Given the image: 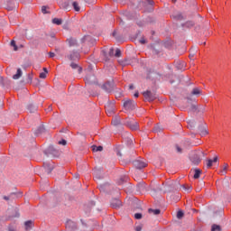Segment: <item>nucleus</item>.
Listing matches in <instances>:
<instances>
[{
    "label": "nucleus",
    "mask_w": 231,
    "mask_h": 231,
    "mask_svg": "<svg viewBox=\"0 0 231 231\" xmlns=\"http://www.w3.org/2000/svg\"><path fill=\"white\" fill-rule=\"evenodd\" d=\"M101 89L110 94L116 89V85L114 80L106 81L103 85H101Z\"/></svg>",
    "instance_id": "f257e3e1"
},
{
    "label": "nucleus",
    "mask_w": 231,
    "mask_h": 231,
    "mask_svg": "<svg viewBox=\"0 0 231 231\" xmlns=\"http://www.w3.org/2000/svg\"><path fill=\"white\" fill-rule=\"evenodd\" d=\"M123 107H125L126 111H133L136 108V102L130 98L125 99V102H123Z\"/></svg>",
    "instance_id": "f03ea898"
},
{
    "label": "nucleus",
    "mask_w": 231,
    "mask_h": 231,
    "mask_svg": "<svg viewBox=\"0 0 231 231\" xmlns=\"http://www.w3.org/2000/svg\"><path fill=\"white\" fill-rule=\"evenodd\" d=\"M44 154L46 156L52 155L55 158H58L60 155V150H57V148H54V146H49L47 150L44 151Z\"/></svg>",
    "instance_id": "7ed1b4c3"
},
{
    "label": "nucleus",
    "mask_w": 231,
    "mask_h": 231,
    "mask_svg": "<svg viewBox=\"0 0 231 231\" xmlns=\"http://www.w3.org/2000/svg\"><path fill=\"white\" fill-rule=\"evenodd\" d=\"M133 164L134 166H135V168L142 170L147 167L148 162L147 161H145V159H142V157H139L138 159H135V161H134Z\"/></svg>",
    "instance_id": "20e7f679"
},
{
    "label": "nucleus",
    "mask_w": 231,
    "mask_h": 231,
    "mask_svg": "<svg viewBox=\"0 0 231 231\" xmlns=\"http://www.w3.org/2000/svg\"><path fill=\"white\" fill-rule=\"evenodd\" d=\"M132 131H137L139 129L138 122L135 121L134 118H128L125 123Z\"/></svg>",
    "instance_id": "39448f33"
},
{
    "label": "nucleus",
    "mask_w": 231,
    "mask_h": 231,
    "mask_svg": "<svg viewBox=\"0 0 231 231\" xmlns=\"http://www.w3.org/2000/svg\"><path fill=\"white\" fill-rule=\"evenodd\" d=\"M59 5L61 9L70 11L72 8V0H59Z\"/></svg>",
    "instance_id": "423d86ee"
},
{
    "label": "nucleus",
    "mask_w": 231,
    "mask_h": 231,
    "mask_svg": "<svg viewBox=\"0 0 231 231\" xmlns=\"http://www.w3.org/2000/svg\"><path fill=\"white\" fill-rule=\"evenodd\" d=\"M144 98L150 102L154 101L157 98V95L155 92H152L151 90H146L143 93Z\"/></svg>",
    "instance_id": "0eeeda50"
},
{
    "label": "nucleus",
    "mask_w": 231,
    "mask_h": 231,
    "mask_svg": "<svg viewBox=\"0 0 231 231\" xmlns=\"http://www.w3.org/2000/svg\"><path fill=\"white\" fill-rule=\"evenodd\" d=\"M115 104L113 102H108L105 105V109L106 110V116H111L115 113Z\"/></svg>",
    "instance_id": "6e6552de"
},
{
    "label": "nucleus",
    "mask_w": 231,
    "mask_h": 231,
    "mask_svg": "<svg viewBox=\"0 0 231 231\" xmlns=\"http://www.w3.org/2000/svg\"><path fill=\"white\" fill-rule=\"evenodd\" d=\"M110 206H112V208L116 209H118L122 207V202L118 199H112V200L110 201Z\"/></svg>",
    "instance_id": "1a4fd4ad"
},
{
    "label": "nucleus",
    "mask_w": 231,
    "mask_h": 231,
    "mask_svg": "<svg viewBox=\"0 0 231 231\" xmlns=\"http://www.w3.org/2000/svg\"><path fill=\"white\" fill-rule=\"evenodd\" d=\"M79 57H80V54L77 51H73L70 52L69 55H68L69 60H71V61H75L77 60H79Z\"/></svg>",
    "instance_id": "9d476101"
},
{
    "label": "nucleus",
    "mask_w": 231,
    "mask_h": 231,
    "mask_svg": "<svg viewBox=\"0 0 231 231\" xmlns=\"http://www.w3.org/2000/svg\"><path fill=\"white\" fill-rule=\"evenodd\" d=\"M85 80L88 84H94L96 82V76L94 74H88Z\"/></svg>",
    "instance_id": "9b49d317"
},
{
    "label": "nucleus",
    "mask_w": 231,
    "mask_h": 231,
    "mask_svg": "<svg viewBox=\"0 0 231 231\" xmlns=\"http://www.w3.org/2000/svg\"><path fill=\"white\" fill-rule=\"evenodd\" d=\"M189 160H190V162L194 164V165H199V163H200V162H201V159H200V157L199 156V155H191L190 157H189Z\"/></svg>",
    "instance_id": "f8f14e48"
},
{
    "label": "nucleus",
    "mask_w": 231,
    "mask_h": 231,
    "mask_svg": "<svg viewBox=\"0 0 231 231\" xmlns=\"http://www.w3.org/2000/svg\"><path fill=\"white\" fill-rule=\"evenodd\" d=\"M66 228L69 230H75L77 229V224L71 220L67 221Z\"/></svg>",
    "instance_id": "ddd939ff"
},
{
    "label": "nucleus",
    "mask_w": 231,
    "mask_h": 231,
    "mask_svg": "<svg viewBox=\"0 0 231 231\" xmlns=\"http://www.w3.org/2000/svg\"><path fill=\"white\" fill-rule=\"evenodd\" d=\"M194 26H195V22H193V21H187V22L181 23L182 28L191 29Z\"/></svg>",
    "instance_id": "4468645a"
},
{
    "label": "nucleus",
    "mask_w": 231,
    "mask_h": 231,
    "mask_svg": "<svg viewBox=\"0 0 231 231\" xmlns=\"http://www.w3.org/2000/svg\"><path fill=\"white\" fill-rule=\"evenodd\" d=\"M217 161H218V157H215L214 159H208L206 167L208 169L211 168L213 163L217 162Z\"/></svg>",
    "instance_id": "2eb2a0df"
},
{
    "label": "nucleus",
    "mask_w": 231,
    "mask_h": 231,
    "mask_svg": "<svg viewBox=\"0 0 231 231\" xmlns=\"http://www.w3.org/2000/svg\"><path fill=\"white\" fill-rule=\"evenodd\" d=\"M43 166L48 174H51L54 169V164H49L48 162L44 163Z\"/></svg>",
    "instance_id": "dca6fc26"
},
{
    "label": "nucleus",
    "mask_w": 231,
    "mask_h": 231,
    "mask_svg": "<svg viewBox=\"0 0 231 231\" xmlns=\"http://www.w3.org/2000/svg\"><path fill=\"white\" fill-rule=\"evenodd\" d=\"M122 122H121V118L119 116H116V117H114V119H112V125L114 126H118L121 125Z\"/></svg>",
    "instance_id": "f3484780"
},
{
    "label": "nucleus",
    "mask_w": 231,
    "mask_h": 231,
    "mask_svg": "<svg viewBox=\"0 0 231 231\" xmlns=\"http://www.w3.org/2000/svg\"><path fill=\"white\" fill-rule=\"evenodd\" d=\"M198 132H199V134L202 137L208 134V130L204 128V126H199Z\"/></svg>",
    "instance_id": "a211bd4d"
},
{
    "label": "nucleus",
    "mask_w": 231,
    "mask_h": 231,
    "mask_svg": "<svg viewBox=\"0 0 231 231\" xmlns=\"http://www.w3.org/2000/svg\"><path fill=\"white\" fill-rule=\"evenodd\" d=\"M33 222L32 220L26 221L24 223L25 230L26 231H31L33 227Z\"/></svg>",
    "instance_id": "6ab92c4d"
},
{
    "label": "nucleus",
    "mask_w": 231,
    "mask_h": 231,
    "mask_svg": "<svg viewBox=\"0 0 231 231\" xmlns=\"http://www.w3.org/2000/svg\"><path fill=\"white\" fill-rule=\"evenodd\" d=\"M119 64H121V66L123 67L131 65V60L128 58H125L124 60H119Z\"/></svg>",
    "instance_id": "aec40b11"
},
{
    "label": "nucleus",
    "mask_w": 231,
    "mask_h": 231,
    "mask_svg": "<svg viewBox=\"0 0 231 231\" xmlns=\"http://www.w3.org/2000/svg\"><path fill=\"white\" fill-rule=\"evenodd\" d=\"M45 128L43 126V125H42L41 126H39V128H37L36 132H35V135L39 136L40 134H42L45 133Z\"/></svg>",
    "instance_id": "412c9836"
},
{
    "label": "nucleus",
    "mask_w": 231,
    "mask_h": 231,
    "mask_svg": "<svg viewBox=\"0 0 231 231\" xmlns=\"http://www.w3.org/2000/svg\"><path fill=\"white\" fill-rule=\"evenodd\" d=\"M70 67L72 68V69H79V73L81 74L82 67H80L78 63L71 62Z\"/></svg>",
    "instance_id": "4be33fe9"
},
{
    "label": "nucleus",
    "mask_w": 231,
    "mask_h": 231,
    "mask_svg": "<svg viewBox=\"0 0 231 231\" xmlns=\"http://www.w3.org/2000/svg\"><path fill=\"white\" fill-rule=\"evenodd\" d=\"M38 109V106L34 104H29L28 106V110L30 111V113H35Z\"/></svg>",
    "instance_id": "5701e85b"
},
{
    "label": "nucleus",
    "mask_w": 231,
    "mask_h": 231,
    "mask_svg": "<svg viewBox=\"0 0 231 231\" xmlns=\"http://www.w3.org/2000/svg\"><path fill=\"white\" fill-rule=\"evenodd\" d=\"M68 41H69V47H75L78 45L77 39H75V38L71 37V38L68 39Z\"/></svg>",
    "instance_id": "b1692460"
},
{
    "label": "nucleus",
    "mask_w": 231,
    "mask_h": 231,
    "mask_svg": "<svg viewBox=\"0 0 231 231\" xmlns=\"http://www.w3.org/2000/svg\"><path fill=\"white\" fill-rule=\"evenodd\" d=\"M22 75H23L22 69L19 68V69H17V73L13 76V79L14 80H17V79H19L22 77Z\"/></svg>",
    "instance_id": "393cba45"
},
{
    "label": "nucleus",
    "mask_w": 231,
    "mask_h": 231,
    "mask_svg": "<svg viewBox=\"0 0 231 231\" xmlns=\"http://www.w3.org/2000/svg\"><path fill=\"white\" fill-rule=\"evenodd\" d=\"M172 18H173L174 20H177V21H182V20H184V16L182 15L181 13H177V14H173V15H172Z\"/></svg>",
    "instance_id": "a878e982"
},
{
    "label": "nucleus",
    "mask_w": 231,
    "mask_h": 231,
    "mask_svg": "<svg viewBox=\"0 0 231 231\" xmlns=\"http://www.w3.org/2000/svg\"><path fill=\"white\" fill-rule=\"evenodd\" d=\"M201 173H202V171L197 168L196 170H194L193 179L198 180L200 177Z\"/></svg>",
    "instance_id": "bb28decb"
},
{
    "label": "nucleus",
    "mask_w": 231,
    "mask_h": 231,
    "mask_svg": "<svg viewBox=\"0 0 231 231\" xmlns=\"http://www.w3.org/2000/svg\"><path fill=\"white\" fill-rule=\"evenodd\" d=\"M11 211H12L13 214H14V215L10 216V217H9L10 218H14V217H20L18 208H13Z\"/></svg>",
    "instance_id": "cd10ccee"
},
{
    "label": "nucleus",
    "mask_w": 231,
    "mask_h": 231,
    "mask_svg": "<svg viewBox=\"0 0 231 231\" xmlns=\"http://www.w3.org/2000/svg\"><path fill=\"white\" fill-rule=\"evenodd\" d=\"M190 53L189 55V59H192L194 58L195 56V53L198 52V48L197 47H192L190 50H189Z\"/></svg>",
    "instance_id": "c85d7f7f"
},
{
    "label": "nucleus",
    "mask_w": 231,
    "mask_h": 231,
    "mask_svg": "<svg viewBox=\"0 0 231 231\" xmlns=\"http://www.w3.org/2000/svg\"><path fill=\"white\" fill-rule=\"evenodd\" d=\"M52 23L60 26V25L62 24V19L61 18H57V17L53 18L52 19Z\"/></svg>",
    "instance_id": "c756f323"
},
{
    "label": "nucleus",
    "mask_w": 231,
    "mask_h": 231,
    "mask_svg": "<svg viewBox=\"0 0 231 231\" xmlns=\"http://www.w3.org/2000/svg\"><path fill=\"white\" fill-rule=\"evenodd\" d=\"M201 94V90L199 88H194L191 91L192 96H198Z\"/></svg>",
    "instance_id": "7c9ffc66"
},
{
    "label": "nucleus",
    "mask_w": 231,
    "mask_h": 231,
    "mask_svg": "<svg viewBox=\"0 0 231 231\" xmlns=\"http://www.w3.org/2000/svg\"><path fill=\"white\" fill-rule=\"evenodd\" d=\"M71 6L74 7V10H75L76 12H79V11H80V7L79 6L78 2H76V1L73 2V1H72Z\"/></svg>",
    "instance_id": "2f4dec72"
},
{
    "label": "nucleus",
    "mask_w": 231,
    "mask_h": 231,
    "mask_svg": "<svg viewBox=\"0 0 231 231\" xmlns=\"http://www.w3.org/2000/svg\"><path fill=\"white\" fill-rule=\"evenodd\" d=\"M148 213H153V215L158 216V215L161 214V210L160 209H152V208H150V209H148Z\"/></svg>",
    "instance_id": "473e14b6"
},
{
    "label": "nucleus",
    "mask_w": 231,
    "mask_h": 231,
    "mask_svg": "<svg viewBox=\"0 0 231 231\" xmlns=\"http://www.w3.org/2000/svg\"><path fill=\"white\" fill-rule=\"evenodd\" d=\"M92 148H93V152H102L103 151V146H96V145H94V146H92Z\"/></svg>",
    "instance_id": "72a5a7b5"
},
{
    "label": "nucleus",
    "mask_w": 231,
    "mask_h": 231,
    "mask_svg": "<svg viewBox=\"0 0 231 231\" xmlns=\"http://www.w3.org/2000/svg\"><path fill=\"white\" fill-rule=\"evenodd\" d=\"M121 55H122L121 50H120L119 48L116 49V53L114 54V56H115L116 58H120Z\"/></svg>",
    "instance_id": "f704fd0d"
},
{
    "label": "nucleus",
    "mask_w": 231,
    "mask_h": 231,
    "mask_svg": "<svg viewBox=\"0 0 231 231\" xmlns=\"http://www.w3.org/2000/svg\"><path fill=\"white\" fill-rule=\"evenodd\" d=\"M180 187L182 188V189L185 192H189L191 190V187L190 186H185V184H182Z\"/></svg>",
    "instance_id": "c9c22d12"
},
{
    "label": "nucleus",
    "mask_w": 231,
    "mask_h": 231,
    "mask_svg": "<svg viewBox=\"0 0 231 231\" xmlns=\"http://www.w3.org/2000/svg\"><path fill=\"white\" fill-rule=\"evenodd\" d=\"M211 231H221V227L217 225H212Z\"/></svg>",
    "instance_id": "e433bc0d"
},
{
    "label": "nucleus",
    "mask_w": 231,
    "mask_h": 231,
    "mask_svg": "<svg viewBox=\"0 0 231 231\" xmlns=\"http://www.w3.org/2000/svg\"><path fill=\"white\" fill-rule=\"evenodd\" d=\"M11 46L14 47V51H18V46L16 45V42L14 40H12Z\"/></svg>",
    "instance_id": "4c0bfd02"
},
{
    "label": "nucleus",
    "mask_w": 231,
    "mask_h": 231,
    "mask_svg": "<svg viewBox=\"0 0 231 231\" xmlns=\"http://www.w3.org/2000/svg\"><path fill=\"white\" fill-rule=\"evenodd\" d=\"M108 56L110 58L114 57L115 56V49L112 47L110 48V51H108Z\"/></svg>",
    "instance_id": "58836bf2"
},
{
    "label": "nucleus",
    "mask_w": 231,
    "mask_h": 231,
    "mask_svg": "<svg viewBox=\"0 0 231 231\" xmlns=\"http://www.w3.org/2000/svg\"><path fill=\"white\" fill-rule=\"evenodd\" d=\"M153 132L154 133H161L162 132L161 126H159V125H155L154 128H153Z\"/></svg>",
    "instance_id": "ea45409f"
},
{
    "label": "nucleus",
    "mask_w": 231,
    "mask_h": 231,
    "mask_svg": "<svg viewBox=\"0 0 231 231\" xmlns=\"http://www.w3.org/2000/svg\"><path fill=\"white\" fill-rule=\"evenodd\" d=\"M175 150H176V152L182 153V148H180V146H179V144L175 145Z\"/></svg>",
    "instance_id": "a19ab883"
},
{
    "label": "nucleus",
    "mask_w": 231,
    "mask_h": 231,
    "mask_svg": "<svg viewBox=\"0 0 231 231\" xmlns=\"http://www.w3.org/2000/svg\"><path fill=\"white\" fill-rule=\"evenodd\" d=\"M184 216V213L182 211H179L177 212V218L180 219V218H182Z\"/></svg>",
    "instance_id": "79ce46f5"
},
{
    "label": "nucleus",
    "mask_w": 231,
    "mask_h": 231,
    "mask_svg": "<svg viewBox=\"0 0 231 231\" xmlns=\"http://www.w3.org/2000/svg\"><path fill=\"white\" fill-rule=\"evenodd\" d=\"M126 180H127V177H121V179H119V184H123Z\"/></svg>",
    "instance_id": "37998d69"
},
{
    "label": "nucleus",
    "mask_w": 231,
    "mask_h": 231,
    "mask_svg": "<svg viewBox=\"0 0 231 231\" xmlns=\"http://www.w3.org/2000/svg\"><path fill=\"white\" fill-rule=\"evenodd\" d=\"M227 169H228V164H224V168H223V171H222V174H226Z\"/></svg>",
    "instance_id": "c03bdc74"
},
{
    "label": "nucleus",
    "mask_w": 231,
    "mask_h": 231,
    "mask_svg": "<svg viewBox=\"0 0 231 231\" xmlns=\"http://www.w3.org/2000/svg\"><path fill=\"white\" fill-rule=\"evenodd\" d=\"M40 78L42 79H46L47 78V73L46 72H41L40 73Z\"/></svg>",
    "instance_id": "a18cd8bd"
},
{
    "label": "nucleus",
    "mask_w": 231,
    "mask_h": 231,
    "mask_svg": "<svg viewBox=\"0 0 231 231\" xmlns=\"http://www.w3.org/2000/svg\"><path fill=\"white\" fill-rule=\"evenodd\" d=\"M134 217H135V219L139 220V219H142L143 215L141 213H137V214L134 215Z\"/></svg>",
    "instance_id": "49530a36"
},
{
    "label": "nucleus",
    "mask_w": 231,
    "mask_h": 231,
    "mask_svg": "<svg viewBox=\"0 0 231 231\" xmlns=\"http://www.w3.org/2000/svg\"><path fill=\"white\" fill-rule=\"evenodd\" d=\"M42 12L43 14H48V12H47V7H46L45 5H43V6L42 7Z\"/></svg>",
    "instance_id": "de8ad7c7"
},
{
    "label": "nucleus",
    "mask_w": 231,
    "mask_h": 231,
    "mask_svg": "<svg viewBox=\"0 0 231 231\" xmlns=\"http://www.w3.org/2000/svg\"><path fill=\"white\" fill-rule=\"evenodd\" d=\"M190 110H191L192 112H196V111L198 110L197 106H196V105H191Z\"/></svg>",
    "instance_id": "09e8293b"
},
{
    "label": "nucleus",
    "mask_w": 231,
    "mask_h": 231,
    "mask_svg": "<svg viewBox=\"0 0 231 231\" xmlns=\"http://www.w3.org/2000/svg\"><path fill=\"white\" fill-rule=\"evenodd\" d=\"M59 144L66 145L67 144V141H65V139H62V141H59Z\"/></svg>",
    "instance_id": "8fccbe9b"
},
{
    "label": "nucleus",
    "mask_w": 231,
    "mask_h": 231,
    "mask_svg": "<svg viewBox=\"0 0 231 231\" xmlns=\"http://www.w3.org/2000/svg\"><path fill=\"white\" fill-rule=\"evenodd\" d=\"M8 231H16V229L14 228V226L10 225V226H8Z\"/></svg>",
    "instance_id": "3c124183"
},
{
    "label": "nucleus",
    "mask_w": 231,
    "mask_h": 231,
    "mask_svg": "<svg viewBox=\"0 0 231 231\" xmlns=\"http://www.w3.org/2000/svg\"><path fill=\"white\" fill-rule=\"evenodd\" d=\"M139 42L141 44H145L146 43V40L144 38H141V40H139Z\"/></svg>",
    "instance_id": "603ef678"
},
{
    "label": "nucleus",
    "mask_w": 231,
    "mask_h": 231,
    "mask_svg": "<svg viewBox=\"0 0 231 231\" xmlns=\"http://www.w3.org/2000/svg\"><path fill=\"white\" fill-rule=\"evenodd\" d=\"M50 58H54L55 57V53L52 51L49 52Z\"/></svg>",
    "instance_id": "864d4df0"
},
{
    "label": "nucleus",
    "mask_w": 231,
    "mask_h": 231,
    "mask_svg": "<svg viewBox=\"0 0 231 231\" xmlns=\"http://www.w3.org/2000/svg\"><path fill=\"white\" fill-rule=\"evenodd\" d=\"M10 198H11V195L10 196H6V195L4 196V199L6 200V201H8L10 199Z\"/></svg>",
    "instance_id": "5fc2aeb1"
},
{
    "label": "nucleus",
    "mask_w": 231,
    "mask_h": 231,
    "mask_svg": "<svg viewBox=\"0 0 231 231\" xmlns=\"http://www.w3.org/2000/svg\"><path fill=\"white\" fill-rule=\"evenodd\" d=\"M85 2L88 4H93L95 3V0H85Z\"/></svg>",
    "instance_id": "6e6d98bb"
},
{
    "label": "nucleus",
    "mask_w": 231,
    "mask_h": 231,
    "mask_svg": "<svg viewBox=\"0 0 231 231\" xmlns=\"http://www.w3.org/2000/svg\"><path fill=\"white\" fill-rule=\"evenodd\" d=\"M148 5H154V2H153L152 0H148Z\"/></svg>",
    "instance_id": "4d7b16f0"
},
{
    "label": "nucleus",
    "mask_w": 231,
    "mask_h": 231,
    "mask_svg": "<svg viewBox=\"0 0 231 231\" xmlns=\"http://www.w3.org/2000/svg\"><path fill=\"white\" fill-rule=\"evenodd\" d=\"M28 79H29L30 82H32V76L31 74H29V75H28Z\"/></svg>",
    "instance_id": "13d9d810"
},
{
    "label": "nucleus",
    "mask_w": 231,
    "mask_h": 231,
    "mask_svg": "<svg viewBox=\"0 0 231 231\" xmlns=\"http://www.w3.org/2000/svg\"><path fill=\"white\" fill-rule=\"evenodd\" d=\"M134 97L137 98L139 97V92H135V94H134Z\"/></svg>",
    "instance_id": "bf43d9fd"
},
{
    "label": "nucleus",
    "mask_w": 231,
    "mask_h": 231,
    "mask_svg": "<svg viewBox=\"0 0 231 231\" xmlns=\"http://www.w3.org/2000/svg\"><path fill=\"white\" fill-rule=\"evenodd\" d=\"M152 72V69H148V77H147L148 79H150V76H149V75H150Z\"/></svg>",
    "instance_id": "052dcab7"
},
{
    "label": "nucleus",
    "mask_w": 231,
    "mask_h": 231,
    "mask_svg": "<svg viewBox=\"0 0 231 231\" xmlns=\"http://www.w3.org/2000/svg\"><path fill=\"white\" fill-rule=\"evenodd\" d=\"M135 231H142V227L141 226H137V228H135Z\"/></svg>",
    "instance_id": "680f3d73"
},
{
    "label": "nucleus",
    "mask_w": 231,
    "mask_h": 231,
    "mask_svg": "<svg viewBox=\"0 0 231 231\" xmlns=\"http://www.w3.org/2000/svg\"><path fill=\"white\" fill-rule=\"evenodd\" d=\"M43 73L48 74V69H47V68H43Z\"/></svg>",
    "instance_id": "e2e57ef3"
},
{
    "label": "nucleus",
    "mask_w": 231,
    "mask_h": 231,
    "mask_svg": "<svg viewBox=\"0 0 231 231\" xmlns=\"http://www.w3.org/2000/svg\"><path fill=\"white\" fill-rule=\"evenodd\" d=\"M129 88H130V90H134V85H130V86H129Z\"/></svg>",
    "instance_id": "0e129e2a"
},
{
    "label": "nucleus",
    "mask_w": 231,
    "mask_h": 231,
    "mask_svg": "<svg viewBox=\"0 0 231 231\" xmlns=\"http://www.w3.org/2000/svg\"><path fill=\"white\" fill-rule=\"evenodd\" d=\"M105 59H106V60H109V58L107 57V54L105 52Z\"/></svg>",
    "instance_id": "69168bd1"
},
{
    "label": "nucleus",
    "mask_w": 231,
    "mask_h": 231,
    "mask_svg": "<svg viewBox=\"0 0 231 231\" xmlns=\"http://www.w3.org/2000/svg\"><path fill=\"white\" fill-rule=\"evenodd\" d=\"M52 110V106H50L49 108H48V111H51Z\"/></svg>",
    "instance_id": "338daca9"
},
{
    "label": "nucleus",
    "mask_w": 231,
    "mask_h": 231,
    "mask_svg": "<svg viewBox=\"0 0 231 231\" xmlns=\"http://www.w3.org/2000/svg\"><path fill=\"white\" fill-rule=\"evenodd\" d=\"M117 156H122L121 152H117Z\"/></svg>",
    "instance_id": "774afa93"
}]
</instances>
